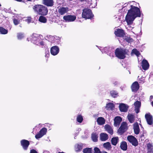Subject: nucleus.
Segmentation results:
<instances>
[{"instance_id": "f257e3e1", "label": "nucleus", "mask_w": 153, "mask_h": 153, "mask_svg": "<svg viewBox=\"0 0 153 153\" xmlns=\"http://www.w3.org/2000/svg\"><path fill=\"white\" fill-rule=\"evenodd\" d=\"M127 5L130 9L127 10L128 12L125 17V21L128 25L126 28L130 30L134 28L133 27L130 26L133 24V21L136 17H140L141 12L140 9L137 7L130 4Z\"/></svg>"}, {"instance_id": "f03ea898", "label": "nucleus", "mask_w": 153, "mask_h": 153, "mask_svg": "<svg viewBox=\"0 0 153 153\" xmlns=\"http://www.w3.org/2000/svg\"><path fill=\"white\" fill-rule=\"evenodd\" d=\"M42 36L39 34L36 33L33 34L29 37L28 38L27 40L30 41L36 44L39 46H43L44 45V42L41 39Z\"/></svg>"}, {"instance_id": "7ed1b4c3", "label": "nucleus", "mask_w": 153, "mask_h": 153, "mask_svg": "<svg viewBox=\"0 0 153 153\" xmlns=\"http://www.w3.org/2000/svg\"><path fill=\"white\" fill-rule=\"evenodd\" d=\"M34 11L39 15L45 16L48 10L47 7L42 5H35L33 7Z\"/></svg>"}, {"instance_id": "20e7f679", "label": "nucleus", "mask_w": 153, "mask_h": 153, "mask_svg": "<svg viewBox=\"0 0 153 153\" xmlns=\"http://www.w3.org/2000/svg\"><path fill=\"white\" fill-rule=\"evenodd\" d=\"M128 50L123 48H117L115 50V53L116 57L120 59L125 58L126 55L128 54Z\"/></svg>"}, {"instance_id": "39448f33", "label": "nucleus", "mask_w": 153, "mask_h": 153, "mask_svg": "<svg viewBox=\"0 0 153 153\" xmlns=\"http://www.w3.org/2000/svg\"><path fill=\"white\" fill-rule=\"evenodd\" d=\"M94 16L91 10L88 9H84L83 10L82 17L85 19H91Z\"/></svg>"}, {"instance_id": "423d86ee", "label": "nucleus", "mask_w": 153, "mask_h": 153, "mask_svg": "<svg viewBox=\"0 0 153 153\" xmlns=\"http://www.w3.org/2000/svg\"><path fill=\"white\" fill-rule=\"evenodd\" d=\"M127 140L131 144L135 146H137L138 142L137 139L134 137L130 135L127 137Z\"/></svg>"}, {"instance_id": "0eeeda50", "label": "nucleus", "mask_w": 153, "mask_h": 153, "mask_svg": "<svg viewBox=\"0 0 153 153\" xmlns=\"http://www.w3.org/2000/svg\"><path fill=\"white\" fill-rule=\"evenodd\" d=\"M47 129L45 128H42L39 132V133L36 135L35 138L36 139H38L42 137L43 136L46 134L47 132Z\"/></svg>"}, {"instance_id": "6e6552de", "label": "nucleus", "mask_w": 153, "mask_h": 153, "mask_svg": "<svg viewBox=\"0 0 153 153\" xmlns=\"http://www.w3.org/2000/svg\"><path fill=\"white\" fill-rule=\"evenodd\" d=\"M76 17L75 16L67 15L64 16L63 17V19L66 22H72L74 21L76 19Z\"/></svg>"}, {"instance_id": "1a4fd4ad", "label": "nucleus", "mask_w": 153, "mask_h": 153, "mask_svg": "<svg viewBox=\"0 0 153 153\" xmlns=\"http://www.w3.org/2000/svg\"><path fill=\"white\" fill-rule=\"evenodd\" d=\"M127 124L125 122H123L122 123L120 127L118 130V132L120 134H122L127 130Z\"/></svg>"}, {"instance_id": "9d476101", "label": "nucleus", "mask_w": 153, "mask_h": 153, "mask_svg": "<svg viewBox=\"0 0 153 153\" xmlns=\"http://www.w3.org/2000/svg\"><path fill=\"white\" fill-rule=\"evenodd\" d=\"M20 143L23 149L25 150H27L30 144L29 142L27 140L23 139L20 141Z\"/></svg>"}, {"instance_id": "9b49d317", "label": "nucleus", "mask_w": 153, "mask_h": 153, "mask_svg": "<svg viewBox=\"0 0 153 153\" xmlns=\"http://www.w3.org/2000/svg\"><path fill=\"white\" fill-rule=\"evenodd\" d=\"M59 52V48L57 46L52 47L51 49L50 52L51 54L53 56L57 55Z\"/></svg>"}, {"instance_id": "f8f14e48", "label": "nucleus", "mask_w": 153, "mask_h": 153, "mask_svg": "<svg viewBox=\"0 0 153 153\" xmlns=\"http://www.w3.org/2000/svg\"><path fill=\"white\" fill-rule=\"evenodd\" d=\"M145 118L148 124L151 125L153 124L152 116L150 113L146 114Z\"/></svg>"}, {"instance_id": "ddd939ff", "label": "nucleus", "mask_w": 153, "mask_h": 153, "mask_svg": "<svg viewBox=\"0 0 153 153\" xmlns=\"http://www.w3.org/2000/svg\"><path fill=\"white\" fill-rule=\"evenodd\" d=\"M134 105L135 112L137 114L140 111V108L141 106V102L140 101H137L134 102Z\"/></svg>"}, {"instance_id": "4468645a", "label": "nucleus", "mask_w": 153, "mask_h": 153, "mask_svg": "<svg viewBox=\"0 0 153 153\" xmlns=\"http://www.w3.org/2000/svg\"><path fill=\"white\" fill-rule=\"evenodd\" d=\"M114 33L115 35L119 37H123L124 35V31L121 29H118L115 30Z\"/></svg>"}, {"instance_id": "2eb2a0df", "label": "nucleus", "mask_w": 153, "mask_h": 153, "mask_svg": "<svg viewBox=\"0 0 153 153\" xmlns=\"http://www.w3.org/2000/svg\"><path fill=\"white\" fill-rule=\"evenodd\" d=\"M139 85L137 82H134L131 86L132 90L133 92L137 91L139 88Z\"/></svg>"}, {"instance_id": "dca6fc26", "label": "nucleus", "mask_w": 153, "mask_h": 153, "mask_svg": "<svg viewBox=\"0 0 153 153\" xmlns=\"http://www.w3.org/2000/svg\"><path fill=\"white\" fill-rule=\"evenodd\" d=\"M142 66L143 68L145 70H147L149 67V64L147 61L146 59L143 60L142 62Z\"/></svg>"}, {"instance_id": "f3484780", "label": "nucleus", "mask_w": 153, "mask_h": 153, "mask_svg": "<svg viewBox=\"0 0 153 153\" xmlns=\"http://www.w3.org/2000/svg\"><path fill=\"white\" fill-rule=\"evenodd\" d=\"M122 118L120 117H116L114 119V125L116 127L119 126L120 122L122 121Z\"/></svg>"}, {"instance_id": "a211bd4d", "label": "nucleus", "mask_w": 153, "mask_h": 153, "mask_svg": "<svg viewBox=\"0 0 153 153\" xmlns=\"http://www.w3.org/2000/svg\"><path fill=\"white\" fill-rule=\"evenodd\" d=\"M68 11V7H62L59 8L58 10V12L61 15H64Z\"/></svg>"}, {"instance_id": "6ab92c4d", "label": "nucleus", "mask_w": 153, "mask_h": 153, "mask_svg": "<svg viewBox=\"0 0 153 153\" xmlns=\"http://www.w3.org/2000/svg\"><path fill=\"white\" fill-rule=\"evenodd\" d=\"M119 109L120 111L121 112H126L127 111L128 107L124 104H122L120 105Z\"/></svg>"}, {"instance_id": "aec40b11", "label": "nucleus", "mask_w": 153, "mask_h": 153, "mask_svg": "<svg viewBox=\"0 0 153 153\" xmlns=\"http://www.w3.org/2000/svg\"><path fill=\"white\" fill-rule=\"evenodd\" d=\"M133 128L135 134H139L140 130L137 123H134L133 126Z\"/></svg>"}, {"instance_id": "412c9836", "label": "nucleus", "mask_w": 153, "mask_h": 153, "mask_svg": "<svg viewBox=\"0 0 153 153\" xmlns=\"http://www.w3.org/2000/svg\"><path fill=\"white\" fill-rule=\"evenodd\" d=\"M148 153H153V145L152 143H148L147 144Z\"/></svg>"}, {"instance_id": "4be33fe9", "label": "nucleus", "mask_w": 153, "mask_h": 153, "mask_svg": "<svg viewBox=\"0 0 153 153\" xmlns=\"http://www.w3.org/2000/svg\"><path fill=\"white\" fill-rule=\"evenodd\" d=\"M97 122L98 125H102L105 123V120L102 117H99L97 120Z\"/></svg>"}, {"instance_id": "5701e85b", "label": "nucleus", "mask_w": 153, "mask_h": 153, "mask_svg": "<svg viewBox=\"0 0 153 153\" xmlns=\"http://www.w3.org/2000/svg\"><path fill=\"white\" fill-rule=\"evenodd\" d=\"M44 4L48 6H52L53 5V0H43Z\"/></svg>"}, {"instance_id": "b1692460", "label": "nucleus", "mask_w": 153, "mask_h": 153, "mask_svg": "<svg viewBox=\"0 0 153 153\" xmlns=\"http://www.w3.org/2000/svg\"><path fill=\"white\" fill-rule=\"evenodd\" d=\"M83 144L80 143L76 144L75 146V149L76 151L79 152L82 149Z\"/></svg>"}, {"instance_id": "393cba45", "label": "nucleus", "mask_w": 153, "mask_h": 153, "mask_svg": "<svg viewBox=\"0 0 153 153\" xmlns=\"http://www.w3.org/2000/svg\"><path fill=\"white\" fill-rule=\"evenodd\" d=\"M106 130L111 134H113V130L111 127L108 125H106L105 126Z\"/></svg>"}, {"instance_id": "a878e982", "label": "nucleus", "mask_w": 153, "mask_h": 153, "mask_svg": "<svg viewBox=\"0 0 153 153\" xmlns=\"http://www.w3.org/2000/svg\"><path fill=\"white\" fill-rule=\"evenodd\" d=\"M100 138L102 141H105L108 139V135L106 134L102 133L100 134Z\"/></svg>"}, {"instance_id": "bb28decb", "label": "nucleus", "mask_w": 153, "mask_h": 153, "mask_svg": "<svg viewBox=\"0 0 153 153\" xmlns=\"http://www.w3.org/2000/svg\"><path fill=\"white\" fill-rule=\"evenodd\" d=\"M120 147L121 149L124 151L126 150L127 149V146L126 143L125 141L121 142Z\"/></svg>"}, {"instance_id": "cd10ccee", "label": "nucleus", "mask_w": 153, "mask_h": 153, "mask_svg": "<svg viewBox=\"0 0 153 153\" xmlns=\"http://www.w3.org/2000/svg\"><path fill=\"white\" fill-rule=\"evenodd\" d=\"M127 117L130 123H133L134 122L135 117L133 114H129L128 115Z\"/></svg>"}, {"instance_id": "c85d7f7f", "label": "nucleus", "mask_w": 153, "mask_h": 153, "mask_svg": "<svg viewBox=\"0 0 153 153\" xmlns=\"http://www.w3.org/2000/svg\"><path fill=\"white\" fill-rule=\"evenodd\" d=\"M103 146L106 149L108 150H110L111 148V143L109 142L104 143L103 144Z\"/></svg>"}, {"instance_id": "c756f323", "label": "nucleus", "mask_w": 153, "mask_h": 153, "mask_svg": "<svg viewBox=\"0 0 153 153\" xmlns=\"http://www.w3.org/2000/svg\"><path fill=\"white\" fill-rule=\"evenodd\" d=\"M119 140V138L118 137H113L111 140V143L112 145L116 146Z\"/></svg>"}, {"instance_id": "7c9ffc66", "label": "nucleus", "mask_w": 153, "mask_h": 153, "mask_svg": "<svg viewBox=\"0 0 153 153\" xmlns=\"http://www.w3.org/2000/svg\"><path fill=\"white\" fill-rule=\"evenodd\" d=\"M17 36L18 39L22 40L25 37V35L24 33L20 32L17 34Z\"/></svg>"}, {"instance_id": "2f4dec72", "label": "nucleus", "mask_w": 153, "mask_h": 153, "mask_svg": "<svg viewBox=\"0 0 153 153\" xmlns=\"http://www.w3.org/2000/svg\"><path fill=\"white\" fill-rule=\"evenodd\" d=\"M106 107L108 110H112L114 108V105L113 103L109 102L106 104Z\"/></svg>"}, {"instance_id": "473e14b6", "label": "nucleus", "mask_w": 153, "mask_h": 153, "mask_svg": "<svg viewBox=\"0 0 153 153\" xmlns=\"http://www.w3.org/2000/svg\"><path fill=\"white\" fill-rule=\"evenodd\" d=\"M110 94L112 97L114 98L118 96V92L114 90L111 91Z\"/></svg>"}, {"instance_id": "72a5a7b5", "label": "nucleus", "mask_w": 153, "mask_h": 153, "mask_svg": "<svg viewBox=\"0 0 153 153\" xmlns=\"http://www.w3.org/2000/svg\"><path fill=\"white\" fill-rule=\"evenodd\" d=\"M39 21L40 22L45 23L47 22V19L45 17L43 16H41L39 17Z\"/></svg>"}, {"instance_id": "f704fd0d", "label": "nucleus", "mask_w": 153, "mask_h": 153, "mask_svg": "<svg viewBox=\"0 0 153 153\" xmlns=\"http://www.w3.org/2000/svg\"><path fill=\"white\" fill-rule=\"evenodd\" d=\"M100 50L101 51V52H102V53H108H108H109L108 52V51L110 49V48H108V47H105L104 48H103V49L101 50V49L99 48Z\"/></svg>"}, {"instance_id": "c9c22d12", "label": "nucleus", "mask_w": 153, "mask_h": 153, "mask_svg": "<svg viewBox=\"0 0 153 153\" xmlns=\"http://www.w3.org/2000/svg\"><path fill=\"white\" fill-rule=\"evenodd\" d=\"M91 138L94 142H96L97 141L98 136L95 134H92Z\"/></svg>"}, {"instance_id": "e433bc0d", "label": "nucleus", "mask_w": 153, "mask_h": 153, "mask_svg": "<svg viewBox=\"0 0 153 153\" xmlns=\"http://www.w3.org/2000/svg\"><path fill=\"white\" fill-rule=\"evenodd\" d=\"M83 120L82 116L81 115H79L77 116L76 118L77 121L79 123L82 122Z\"/></svg>"}, {"instance_id": "4c0bfd02", "label": "nucleus", "mask_w": 153, "mask_h": 153, "mask_svg": "<svg viewBox=\"0 0 153 153\" xmlns=\"http://www.w3.org/2000/svg\"><path fill=\"white\" fill-rule=\"evenodd\" d=\"M0 32L2 34H6L7 33L8 31L4 28L0 27Z\"/></svg>"}, {"instance_id": "58836bf2", "label": "nucleus", "mask_w": 153, "mask_h": 153, "mask_svg": "<svg viewBox=\"0 0 153 153\" xmlns=\"http://www.w3.org/2000/svg\"><path fill=\"white\" fill-rule=\"evenodd\" d=\"M91 149V148H85L83 150V152L84 153H92Z\"/></svg>"}, {"instance_id": "ea45409f", "label": "nucleus", "mask_w": 153, "mask_h": 153, "mask_svg": "<svg viewBox=\"0 0 153 153\" xmlns=\"http://www.w3.org/2000/svg\"><path fill=\"white\" fill-rule=\"evenodd\" d=\"M24 21L27 22L28 24H29L31 22L32 18L30 17H25Z\"/></svg>"}, {"instance_id": "a19ab883", "label": "nucleus", "mask_w": 153, "mask_h": 153, "mask_svg": "<svg viewBox=\"0 0 153 153\" xmlns=\"http://www.w3.org/2000/svg\"><path fill=\"white\" fill-rule=\"evenodd\" d=\"M13 23L16 25H17L20 22V21L19 19L18 20L17 19H16L15 18H14L13 19Z\"/></svg>"}, {"instance_id": "79ce46f5", "label": "nucleus", "mask_w": 153, "mask_h": 153, "mask_svg": "<svg viewBox=\"0 0 153 153\" xmlns=\"http://www.w3.org/2000/svg\"><path fill=\"white\" fill-rule=\"evenodd\" d=\"M139 76H138V78L139 79L138 82H139V83H143L144 82L145 80V78L143 77H142L140 78V79L139 78Z\"/></svg>"}, {"instance_id": "37998d69", "label": "nucleus", "mask_w": 153, "mask_h": 153, "mask_svg": "<svg viewBox=\"0 0 153 153\" xmlns=\"http://www.w3.org/2000/svg\"><path fill=\"white\" fill-rule=\"evenodd\" d=\"M132 52L137 56H138L140 54L139 52L136 49H133L132 50Z\"/></svg>"}, {"instance_id": "c03bdc74", "label": "nucleus", "mask_w": 153, "mask_h": 153, "mask_svg": "<svg viewBox=\"0 0 153 153\" xmlns=\"http://www.w3.org/2000/svg\"><path fill=\"white\" fill-rule=\"evenodd\" d=\"M94 153H101L100 149L97 147H95L94 148Z\"/></svg>"}, {"instance_id": "a18cd8bd", "label": "nucleus", "mask_w": 153, "mask_h": 153, "mask_svg": "<svg viewBox=\"0 0 153 153\" xmlns=\"http://www.w3.org/2000/svg\"><path fill=\"white\" fill-rule=\"evenodd\" d=\"M45 57L48 58L49 56L50 55L49 51L48 50L46 49L45 50Z\"/></svg>"}, {"instance_id": "49530a36", "label": "nucleus", "mask_w": 153, "mask_h": 153, "mask_svg": "<svg viewBox=\"0 0 153 153\" xmlns=\"http://www.w3.org/2000/svg\"><path fill=\"white\" fill-rule=\"evenodd\" d=\"M125 40L126 41L128 42H131V39L130 38H126L125 39Z\"/></svg>"}, {"instance_id": "de8ad7c7", "label": "nucleus", "mask_w": 153, "mask_h": 153, "mask_svg": "<svg viewBox=\"0 0 153 153\" xmlns=\"http://www.w3.org/2000/svg\"><path fill=\"white\" fill-rule=\"evenodd\" d=\"M30 153H38L34 149H33L30 150Z\"/></svg>"}, {"instance_id": "09e8293b", "label": "nucleus", "mask_w": 153, "mask_h": 153, "mask_svg": "<svg viewBox=\"0 0 153 153\" xmlns=\"http://www.w3.org/2000/svg\"><path fill=\"white\" fill-rule=\"evenodd\" d=\"M81 130V129L80 128H78L77 129V132L75 134V135H77L79 133V132Z\"/></svg>"}, {"instance_id": "8fccbe9b", "label": "nucleus", "mask_w": 153, "mask_h": 153, "mask_svg": "<svg viewBox=\"0 0 153 153\" xmlns=\"http://www.w3.org/2000/svg\"><path fill=\"white\" fill-rule=\"evenodd\" d=\"M140 139L141 140H143L144 139L145 137L144 135L143 134L140 136Z\"/></svg>"}, {"instance_id": "3c124183", "label": "nucleus", "mask_w": 153, "mask_h": 153, "mask_svg": "<svg viewBox=\"0 0 153 153\" xmlns=\"http://www.w3.org/2000/svg\"><path fill=\"white\" fill-rule=\"evenodd\" d=\"M109 56L111 57H113L114 56V53H111L109 54Z\"/></svg>"}, {"instance_id": "603ef678", "label": "nucleus", "mask_w": 153, "mask_h": 153, "mask_svg": "<svg viewBox=\"0 0 153 153\" xmlns=\"http://www.w3.org/2000/svg\"><path fill=\"white\" fill-rule=\"evenodd\" d=\"M49 38L51 39H54V37L53 36H49Z\"/></svg>"}, {"instance_id": "864d4df0", "label": "nucleus", "mask_w": 153, "mask_h": 153, "mask_svg": "<svg viewBox=\"0 0 153 153\" xmlns=\"http://www.w3.org/2000/svg\"><path fill=\"white\" fill-rule=\"evenodd\" d=\"M93 1H95V4H94V7H95L96 5V3H97V2H96V1L95 0H93ZM92 7H94L93 6H92Z\"/></svg>"}, {"instance_id": "5fc2aeb1", "label": "nucleus", "mask_w": 153, "mask_h": 153, "mask_svg": "<svg viewBox=\"0 0 153 153\" xmlns=\"http://www.w3.org/2000/svg\"><path fill=\"white\" fill-rule=\"evenodd\" d=\"M119 84V82H115L114 83V85H116Z\"/></svg>"}, {"instance_id": "6e6d98bb", "label": "nucleus", "mask_w": 153, "mask_h": 153, "mask_svg": "<svg viewBox=\"0 0 153 153\" xmlns=\"http://www.w3.org/2000/svg\"><path fill=\"white\" fill-rule=\"evenodd\" d=\"M48 152L47 151H45L43 152V153H47Z\"/></svg>"}, {"instance_id": "4d7b16f0", "label": "nucleus", "mask_w": 153, "mask_h": 153, "mask_svg": "<svg viewBox=\"0 0 153 153\" xmlns=\"http://www.w3.org/2000/svg\"><path fill=\"white\" fill-rule=\"evenodd\" d=\"M101 153H108L107 152L105 151H103L101 152Z\"/></svg>"}, {"instance_id": "13d9d810", "label": "nucleus", "mask_w": 153, "mask_h": 153, "mask_svg": "<svg viewBox=\"0 0 153 153\" xmlns=\"http://www.w3.org/2000/svg\"><path fill=\"white\" fill-rule=\"evenodd\" d=\"M152 106L153 107V101L152 102Z\"/></svg>"}, {"instance_id": "bf43d9fd", "label": "nucleus", "mask_w": 153, "mask_h": 153, "mask_svg": "<svg viewBox=\"0 0 153 153\" xmlns=\"http://www.w3.org/2000/svg\"><path fill=\"white\" fill-rule=\"evenodd\" d=\"M152 96H151L150 97V98H152Z\"/></svg>"}, {"instance_id": "052dcab7", "label": "nucleus", "mask_w": 153, "mask_h": 153, "mask_svg": "<svg viewBox=\"0 0 153 153\" xmlns=\"http://www.w3.org/2000/svg\"><path fill=\"white\" fill-rule=\"evenodd\" d=\"M81 1H84L85 0H80Z\"/></svg>"}, {"instance_id": "680f3d73", "label": "nucleus", "mask_w": 153, "mask_h": 153, "mask_svg": "<svg viewBox=\"0 0 153 153\" xmlns=\"http://www.w3.org/2000/svg\"><path fill=\"white\" fill-rule=\"evenodd\" d=\"M48 41H50V42H51V40H50V39L49 40H48Z\"/></svg>"}, {"instance_id": "e2e57ef3", "label": "nucleus", "mask_w": 153, "mask_h": 153, "mask_svg": "<svg viewBox=\"0 0 153 153\" xmlns=\"http://www.w3.org/2000/svg\"><path fill=\"white\" fill-rule=\"evenodd\" d=\"M125 8V6H124V7H123V8Z\"/></svg>"}, {"instance_id": "0e129e2a", "label": "nucleus", "mask_w": 153, "mask_h": 153, "mask_svg": "<svg viewBox=\"0 0 153 153\" xmlns=\"http://www.w3.org/2000/svg\"><path fill=\"white\" fill-rule=\"evenodd\" d=\"M1 6V5L0 4V7Z\"/></svg>"}]
</instances>
